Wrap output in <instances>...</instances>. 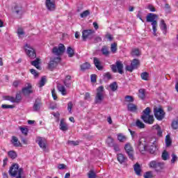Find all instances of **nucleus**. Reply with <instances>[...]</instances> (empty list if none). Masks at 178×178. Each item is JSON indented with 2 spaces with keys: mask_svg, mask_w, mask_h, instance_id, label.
I'll return each mask as SVG.
<instances>
[{
  "mask_svg": "<svg viewBox=\"0 0 178 178\" xmlns=\"http://www.w3.org/2000/svg\"><path fill=\"white\" fill-rule=\"evenodd\" d=\"M138 149L144 154L145 151H148L149 154H155L156 151V138H149L147 140L145 138H140L138 141Z\"/></svg>",
  "mask_w": 178,
  "mask_h": 178,
  "instance_id": "nucleus-1",
  "label": "nucleus"
},
{
  "mask_svg": "<svg viewBox=\"0 0 178 178\" xmlns=\"http://www.w3.org/2000/svg\"><path fill=\"white\" fill-rule=\"evenodd\" d=\"M65 45L63 44H59L58 47H54L52 49V54L54 55H56L58 57H54L50 58V61L48 63V69L49 70H54L55 67L60 63V60H62V58H60V55H63V53L65 52Z\"/></svg>",
  "mask_w": 178,
  "mask_h": 178,
  "instance_id": "nucleus-2",
  "label": "nucleus"
},
{
  "mask_svg": "<svg viewBox=\"0 0 178 178\" xmlns=\"http://www.w3.org/2000/svg\"><path fill=\"white\" fill-rule=\"evenodd\" d=\"M8 172L11 177L24 178V177H22L24 170L22 168H19V164L17 163L13 164L10 168Z\"/></svg>",
  "mask_w": 178,
  "mask_h": 178,
  "instance_id": "nucleus-3",
  "label": "nucleus"
},
{
  "mask_svg": "<svg viewBox=\"0 0 178 178\" xmlns=\"http://www.w3.org/2000/svg\"><path fill=\"white\" fill-rule=\"evenodd\" d=\"M158 19V15L154 13H149L146 17V21L148 23H152L153 34L156 35V27H158V22L155 19Z\"/></svg>",
  "mask_w": 178,
  "mask_h": 178,
  "instance_id": "nucleus-4",
  "label": "nucleus"
},
{
  "mask_svg": "<svg viewBox=\"0 0 178 178\" xmlns=\"http://www.w3.org/2000/svg\"><path fill=\"white\" fill-rule=\"evenodd\" d=\"M141 119L147 124H154L155 120L154 119V115H151V108L149 107H147L143 111V115H141Z\"/></svg>",
  "mask_w": 178,
  "mask_h": 178,
  "instance_id": "nucleus-5",
  "label": "nucleus"
},
{
  "mask_svg": "<svg viewBox=\"0 0 178 178\" xmlns=\"http://www.w3.org/2000/svg\"><path fill=\"white\" fill-rule=\"evenodd\" d=\"M149 168L154 169L156 173H161V172L165 169V163L153 160L149 163Z\"/></svg>",
  "mask_w": 178,
  "mask_h": 178,
  "instance_id": "nucleus-6",
  "label": "nucleus"
},
{
  "mask_svg": "<svg viewBox=\"0 0 178 178\" xmlns=\"http://www.w3.org/2000/svg\"><path fill=\"white\" fill-rule=\"evenodd\" d=\"M104 86H101L97 88L95 104H102V101H104Z\"/></svg>",
  "mask_w": 178,
  "mask_h": 178,
  "instance_id": "nucleus-7",
  "label": "nucleus"
},
{
  "mask_svg": "<svg viewBox=\"0 0 178 178\" xmlns=\"http://www.w3.org/2000/svg\"><path fill=\"white\" fill-rule=\"evenodd\" d=\"M111 69L113 73H120V74H123V63L122 61H116L115 65H111Z\"/></svg>",
  "mask_w": 178,
  "mask_h": 178,
  "instance_id": "nucleus-8",
  "label": "nucleus"
},
{
  "mask_svg": "<svg viewBox=\"0 0 178 178\" xmlns=\"http://www.w3.org/2000/svg\"><path fill=\"white\" fill-rule=\"evenodd\" d=\"M25 52L26 55L30 58L31 59H35V58H37V54L35 53V50L33 49L30 44H26L25 45Z\"/></svg>",
  "mask_w": 178,
  "mask_h": 178,
  "instance_id": "nucleus-9",
  "label": "nucleus"
},
{
  "mask_svg": "<svg viewBox=\"0 0 178 178\" xmlns=\"http://www.w3.org/2000/svg\"><path fill=\"white\" fill-rule=\"evenodd\" d=\"M140 66V60L134 58L131 63V65H127L125 69L127 72H133L135 69H137Z\"/></svg>",
  "mask_w": 178,
  "mask_h": 178,
  "instance_id": "nucleus-10",
  "label": "nucleus"
},
{
  "mask_svg": "<svg viewBox=\"0 0 178 178\" xmlns=\"http://www.w3.org/2000/svg\"><path fill=\"white\" fill-rule=\"evenodd\" d=\"M154 113L157 120H162L165 118V112L162 108L156 107L154 108Z\"/></svg>",
  "mask_w": 178,
  "mask_h": 178,
  "instance_id": "nucleus-11",
  "label": "nucleus"
},
{
  "mask_svg": "<svg viewBox=\"0 0 178 178\" xmlns=\"http://www.w3.org/2000/svg\"><path fill=\"white\" fill-rule=\"evenodd\" d=\"M124 149L127 152V154L129 156V159H131V161L134 160V149H133V147L131 146V144L130 143H128L124 146Z\"/></svg>",
  "mask_w": 178,
  "mask_h": 178,
  "instance_id": "nucleus-12",
  "label": "nucleus"
},
{
  "mask_svg": "<svg viewBox=\"0 0 178 178\" xmlns=\"http://www.w3.org/2000/svg\"><path fill=\"white\" fill-rule=\"evenodd\" d=\"M5 99H6V101H10V102H13V104H19L20 101H22V95H20V93H17L15 97L6 96Z\"/></svg>",
  "mask_w": 178,
  "mask_h": 178,
  "instance_id": "nucleus-13",
  "label": "nucleus"
},
{
  "mask_svg": "<svg viewBox=\"0 0 178 178\" xmlns=\"http://www.w3.org/2000/svg\"><path fill=\"white\" fill-rule=\"evenodd\" d=\"M95 33V31L92 29H88V30H84L82 32V38L83 41H86L87 38H90L92 34Z\"/></svg>",
  "mask_w": 178,
  "mask_h": 178,
  "instance_id": "nucleus-14",
  "label": "nucleus"
},
{
  "mask_svg": "<svg viewBox=\"0 0 178 178\" xmlns=\"http://www.w3.org/2000/svg\"><path fill=\"white\" fill-rule=\"evenodd\" d=\"M93 63L95 67L97 69V70H104V66H102V64L101 63V60H99V58L97 57L93 58Z\"/></svg>",
  "mask_w": 178,
  "mask_h": 178,
  "instance_id": "nucleus-15",
  "label": "nucleus"
},
{
  "mask_svg": "<svg viewBox=\"0 0 178 178\" xmlns=\"http://www.w3.org/2000/svg\"><path fill=\"white\" fill-rule=\"evenodd\" d=\"M46 8L48 10H55L56 5L54 1H51V0H46L45 1Z\"/></svg>",
  "mask_w": 178,
  "mask_h": 178,
  "instance_id": "nucleus-16",
  "label": "nucleus"
},
{
  "mask_svg": "<svg viewBox=\"0 0 178 178\" xmlns=\"http://www.w3.org/2000/svg\"><path fill=\"white\" fill-rule=\"evenodd\" d=\"M117 160L121 165H123V163H126L128 161L127 156H124L123 154L121 153L117 154Z\"/></svg>",
  "mask_w": 178,
  "mask_h": 178,
  "instance_id": "nucleus-17",
  "label": "nucleus"
},
{
  "mask_svg": "<svg viewBox=\"0 0 178 178\" xmlns=\"http://www.w3.org/2000/svg\"><path fill=\"white\" fill-rule=\"evenodd\" d=\"M63 84L67 88H70V87H72V76L65 75V78L63 80Z\"/></svg>",
  "mask_w": 178,
  "mask_h": 178,
  "instance_id": "nucleus-18",
  "label": "nucleus"
},
{
  "mask_svg": "<svg viewBox=\"0 0 178 178\" xmlns=\"http://www.w3.org/2000/svg\"><path fill=\"white\" fill-rule=\"evenodd\" d=\"M33 86L30 83H28V86L23 88L22 93L24 94V95H29V94H33V90H31Z\"/></svg>",
  "mask_w": 178,
  "mask_h": 178,
  "instance_id": "nucleus-19",
  "label": "nucleus"
},
{
  "mask_svg": "<svg viewBox=\"0 0 178 178\" xmlns=\"http://www.w3.org/2000/svg\"><path fill=\"white\" fill-rule=\"evenodd\" d=\"M60 130L62 131H67L69 130V127H67V124L63 119H61L60 122Z\"/></svg>",
  "mask_w": 178,
  "mask_h": 178,
  "instance_id": "nucleus-20",
  "label": "nucleus"
},
{
  "mask_svg": "<svg viewBox=\"0 0 178 178\" xmlns=\"http://www.w3.org/2000/svg\"><path fill=\"white\" fill-rule=\"evenodd\" d=\"M40 63H41V59H40L39 58H37L33 61L31 62V65H32V66H34L38 70H41V66H40Z\"/></svg>",
  "mask_w": 178,
  "mask_h": 178,
  "instance_id": "nucleus-21",
  "label": "nucleus"
},
{
  "mask_svg": "<svg viewBox=\"0 0 178 178\" xmlns=\"http://www.w3.org/2000/svg\"><path fill=\"white\" fill-rule=\"evenodd\" d=\"M11 143L14 147H22V143L20 141H19V139L16 136L12 137Z\"/></svg>",
  "mask_w": 178,
  "mask_h": 178,
  "instance_id": "nucleus-22",
  "label": "nucleus"
},
{
  "mask_svg": "<svg viewBox=\"0 0 178 178\" xmlns=\"http://www.w3.org/2000/svg\"><path fill=\"white\" fill-rule=\"evenodd\" d=\"M102 55H104L106 57H108L111 54V51H109V48H108V46H103L101 49Z\"/></svg>",
  "mask_w": 178,
  "mask_h": 178,
  "instance_id": "nucleus-23",
  "label": "nucleus"
},
{
  "mask_svg": "<svg viewBox=\"0 0 178 178\" xmlns=\"http://www.w3.org/2000/svg\"><path fill=\"white\" fill-rule=\"evenodd\" d=\"M81 72H86V70H88L91 67V64L88 62H86L80 65Z\"/></svg>",
  "mask_w": 178,
  "mask_h": 178,
  "instance_id": "nucleus-24",
  "label": "nucleus"
},
{
  "mask_svg": "<svg viewBox=\"0 0 178 178\" xmlns=\"http://www.w3.org/2000/svg\"><path fill=\"white\" fill-rule=\"evenodd\" d=\"M127 109L129 112H137V109H138V108L137 107V105L129 103L127 105Z\"/></svg>",
  "mask_w": 178,
  "mask_h": 178,
  "instance_id": "nucleus-25",
  "label": "nucleus"
},
{
  "mask_svg": "<svg viewBox=\"0 0 178 178\" xmlns=\"http://www.w3.org/2000/svg\"><path fill=\"white\" fill-rule=\"evenodd\" d=\"M38 143L39 147H40L42 149H47V143H45V140H43L42 138H38Z\"/></svg>",
  "mask_w": 178,
  "mask_h": 178,
  "instance_id": "nucleus-26",
  "label": "nucleus"
},
{
  "mask_svg": "<svg viewBox=\"0 0 178 178\" xmlns=\"http://www.w3.org/2000/svg\"><path fill=\"white\" fill-rule=\"evenodd\" d=\"M134 169L137 176H141V166L138 163L134 165Z\"/></svg>",
  "mask_w": 178,
  "mask_h": 178,
  "instance_id": "nucleus-27",
  "label": "nucleus"
},
{
  "mask_svg": "<svg viewBox=\"0 0 178 178\" xmlns=\"http://www.w3.org/2000/svg\"><path fill=\"white\" fill-rule=\"evenodd\" d=\"M153 130H156V134L159 137H162V129H161V127L158 124L154 125L152 127Z\"/></svg>",
  "mask_w": 178,
  "mask_h": 178,
  "instance_id": "nucleus-28",
  "label": "nucleus"
},
{
  "mask_svg": "<svg viewBox=\"0 0 178 178\" xmlns=\"http://www.w3.org/2000/svg\"><path fill=\"white\" fill-rule=\"evenodd\" d=\"M41 101L40 99H36L33 104V111L37 112V111H40V108H41Z\"/></svg>",
  "mask_w": 178,
  "mask_h": 178,
  "instance_id": "nucleus-29",
  "label": "nucleus"
},
{
  "mask_svg": "<svg viewBox=\"0 0 178 178\" xmlns=\"http://www.w3.org/2000/svg\"><path fill=\"white\" fill-rule=\"evenodd\" d=\"M138 97L140 98V99H145V89H139Z\"/></svg>",
  "mask_w": 178,
  "mask_h": 178,
  "instance_id": "nucleus-30",
  "label": "nucleus"
},
{
  "mask_svg": "<svg viewBox=\"0 0 178 178\" xmlns=\"http://www.w3.org/2000/svg\"><path fill=\"white\" fill-rule=\"evenodd\" d=\"M118 140L120 141V143H124L126 140H127V137L124 136L123 134L120 133L117 135Z\"/></svg>",
  "mask_w": 178,
  "mask_h": 178,
  "instance_id": "nucleus-31",
  "label": "nucleus"
},
{
  "mask_svg": "<svg viewBox=\"0 0 178 178\" xmlns=\"http://www.w3.org/2000/svg\"><path fill=\"white\" fill-rule=\"evenodd\" d=\"M22 10H23V7L22 6L16 4L14 6L13 12L16 13L17 15H19V13H22Z\"/></svg>",
  "mask_w": 178,
  "mask_h": 178,
  "instance_id": "nucleus-32",
  "label": "nucleus"
},
{
  "mask_svg": "<svg viewBox=\"0 0 178 178\" xmlns=\"http://www.w3.org/2000/svg\"><path fill=\"white\" fill-rule=\"evenodd\" d=\"M67 54L69 58H73L74 56V50L72 47H68L67 49Z\"/></svg>",
  "mask_w": 178,
  "mask_h": 178,
  "instance_id": "nucleus-33",
  "label": "nucleus"
},
{
  "mask_svg": "<svg viewBox=\"0 0 178 178\" xmlns=\"http://www.w3.org/2000/svg\"><path fill=\"white\" fill-rule=\"evenodd\" d=\"M57 88L58 91L61 92L62 95H66V88H65L63 85H58Z\"/></svg>",
  "mask_w": 178,
  "mask_h": 178,
  "instance_id": "nucleus-34",
  "label": "nucleus"
},
{
  "mask_svg": "<svg viewBox=\"0 0 178 178\" xmlns=\"http://www.w3.org/2000/svg\"><path fill=\"white\" fill-rule=\"evenodd\" d=\"M136 126L138 129H145V124L143 122H140V120H136Z\"/></svg>",
  "mask_w": 178,
  "mask_h": 178,
  "instance_id": "nucleus-35",
  "label": "nucleus"
},
{
  "mask_svg": "<svg viewBox=\"0 0 178 178\" xmlns=\"http://www.w3.org/2000/svg\"><path fill=\"white\" fill-rule=\"evenodd\" d=\"M172 145V138L170 135H167L165 136V147H170Z\"/></svg>",
  "mask_w": 178,
  "mask_h": 178,
  "instance_id": "nucleus-36",
  "label": "nucleus"
},
{
  "mask_svg": "<svg viewBox=\"0 0 178 178\" xmlns=\"http://www.w3.org/2000/svg\"><path fill=\"white\" fill-rule=\"evenodd\" d=\"M45 83H47V77L45 76H42L40 82H39V87L41 88L45 86Z\"/></svg>",
  "mask_w": 178,
  "mask_h": 178,
  "instance_id": "nucleus-37",
  "label": "nucleus"
},
{
  "mask_svg": "<svg viewBox=\"0 0 178 178\" xmlns=\"http://www.w3.org/2000/svg\"><path fill=\"white\" fill-rule=\"evenodd\" d=\"M140 77L142 80H145V81H148V77H149V74H148V72H142L140 74Z\"/></svg>",
  "mask_w": 178,
  "mask_h": 178,
  "instance_id": "nucleus-38",
  "label": "nucleus"
},
{
  "mask_svg": "<svg viewBox=\"0 0 178 178\" xmlns=\"http://www.w3.org/2000/svg\"><path fill=\"white\" fill-rule=\"evenodd\" d=\"M8 156H10L11 159H16V158H17V153L13 150L10 151L8 152Z\"/></svg>",
  "mask_w": 178,
  "mask_h": 178,
  "instance_id": "nucleus-39",
  "label": "nucleus"
},
{
  "mask_svg": "<svg viewBox=\"0 0 178 178\" xmlns=\"http://www.w3.org/2000/svg\"><path fill=\"white\" fill-rule=\"evenodd\" d=\"M111 51L113 54H116V52L118 51V44L117 43L114 42V43L111 44Z\"/></svg>",
  "mask_w": 178,
  "mask_h": 178,
  "instance_id": "nucleus-40",
  "label": "nucleus"
},
{
  "mask_svg": "<svg viewBox=\"0 0 178 178\" xmlns=\"http://www.w3.org/2000/svg\"><path fill=\"white\" fill-rule=\"evenodd\" d=\"M171 127L173 130H177L178 129V119L174 120L171 124Z\"/></svg>",
  "mask_w": 178,
  "mask_h": 178,
  "instance_id": "nucleus-41",
  "label": "nucleus"
},
{
  "mask_svg": "<svg viewBox=\"0 0 178 178\" xmlns=\"http://www.w3.org/2000/svg\"><path fill=\"white\" fill-rule=\"evenodd\" d=\"M131 56H140V50L138 49H134L131 52Z\"/></svg>",
  "mask_w": 178,
  "mask_h": 178,
  "instance_id": "nucleus-42",
  "label": "nucleus"
},
{
  "mask_svg": "<svg viewBox=\"0 0 178 178\" xmlns=\"http://www.w3.org/2000/svg\"><path fill=\"white\" fill-rule=\"evenodd\" d=\"M161 158L163 161H168V158H169V153H168L166 150H164L161 154Z\"/></svg>",
  "mask_w": 178,
  "mask_h": 178,
  "instance_id": "nucleus-43",
  "label": "nucleus"
},
{
  "mask_svg": "<svg viewBox=\"0 0 178 178\" xmlns=\"http://www.w3.org/2000/svg\"><path fill=\"white\" fill-rule=\"evenodd\" d=\"M118 83L116 82H113L110 84V88L111 91H116V90H118Z\"/></svg>",
  "mask_w": 178,
  "mask_h": 178,
  "instance_id": "nucleus-44",
  "label": "nucleus"
},
{
  "mask_svg": "<svg viewBox=\"0 0 178 178\" xmlns=\"http://www.w3.org/2000/svg\"><path fill=\"white\" fill-rule=\"evenodd\" d=\"M161 29L163 31H166L168 30V26H166V23H165V20L161 19Z\"/></svg>",
  "mask_w": 178,
  "mask_h": 178,
  "instance_id": "nucleus-45",
  "label": "nucleus"
},
{
  "mask_svg": "<svg viewBox=\"0 0 178 178\" xmlns=\"http://www.w3.org/2000/svg\"><path fill=\"white\" fill-rule=\"evenodd\" d=\"M88 178H97V174H95V172L94 170H90L89 172L88 173Z\"/></svg>",
  "mask_w": 178,
  "mask_h": 178,
  "instance_id": "nucleus-46",
  "label": "nucleus"
},
{
  "mask_svg": "<svg viewBox=\"0 0 178 178\" xmlns=\"http://www.w3.org/2000/svg\"><path fill=\"white\" fill-rule=\"evenodd\" d=\"M144 178H154V175H152V171L146 172L144 175Z\"/></svg>",
  "mask_w": 178,
  "mask_h": 178,
  "instance_id": "nucleus-47",
  "label": "nucleus"
},
{
  "mask_svg": "<svg viewBox=\"0 0 178 178\" xmlns=\"http://www.w3.org/2000/svg\"><path fill=\"white\" fill-rule=\"evenodd\" d=\"M106 143L109 147H111V145H113V138L111 136H108L107 140H106Z\"/></svg>",
  "mask_w": 178,
  "mask_h": 178,
  "instance_id": "nucleus-48",
  "label": "nucleus"
},
{
  "mask_svg": "<svg viewBox=\"0 0 178 178\" xmlns=\"http://www.w3.org/2000/svg\"><path fill=\"white\" fill-rule=\"evenodd\" d=\"M125 101L126 102H134V98L133 96L127 95L125 96Z\"/></svg>",
  "mask_w": 178,
  "mask_h": 178,
  "instance_id": "nucleus-49",
  "label": "nucleus"
},
{
  "mask_svg": "<svg viewBox=\"0 0 178 178\" xmlns=\"http://www.w3.org/2000/svg\"><path fill=\"white\" fill-rule=\"evenodd\" d=\"M1 108L3 109H13V108H15V106L9 104H2Z\"/></svg>",
  "mask_w": 178,
  "mask_h": 178,
  "instance_id": "nucleus-50",
  "label": "nucleus"
},
{
  "mask_svg": "<svg viewBox=\"0 0 178 178\" xmlns=\"http://www.w3.org/2000/svg\"><path fill=\"white\" fill-rule=\"evenodd\" d=\"M90 15V11L89 10H86L83 11L82 13L80 14L81 17L84 18L87 17V16H89Z\"/></svg>",
  "mask_w": 178,
  "mask_h": 178,
  "instance_id": "nucleus-51",
  "label": "nucleus"
},
{
  "mask_svg": "<svg viewBox=\"0 0 178 178\" xmlns=\"http://www.w3.org/2000/svg\"><path fill=\"white\" fill-rule=\"evenodd\" d=\"M17 34H18L19 37H20V35H24V31L23 30V28H18L17 30Z\"/></svg>",
  "mask_w": 178,
  "mask_h": 178,
  "instance_id": "nucleus-52",
  "label": "nucleus"
},
{
  "mask_svg": "<svg viewBox=\"0 0 178 178\" xmlns=\"http://www.w3.org/2000/svg\"><path fill=\"white\" fill-rule=\"evenodd\" d=\"M20 131H22V134L27 136L29 134V129L24 127H19Z\"/></svg>",
  "mask_w": 178,
  "mask_h": 178,
  "instance_id": "nucleus-53",
  "label": "nucleus"
},
{
  "mask_svg": "<svg viewBox=\"0 0 178 178\" xmlns=\"http://www.w3.org/2000/svg\"><path fill=\"white\" fill-rule=\"evenodd\" d=\"M72 109H73V102H69L67 104V111L72 113Z\"/></svg>",
  "mask_w": 178,
  "mask_h": 178,
  "instance_id": "nucleus-54",
  "label": "nucleus"
},
{
  "mask_svg": "<svg viewBox=\"0 0 178 178\" xmlns=\"http://www.w3.org/2000/svg\"><path fill=\"white\" fill-rule=\"evenodd\" d=\"M102 41V38L100 36H96L94 39L95 44H97L98 42H101Z\"/></svg>",
  "mask_w": 178,
  "mask_h": 178,
  "instance_id": "nucleus-55",
  "label": "nucleus"
},
{
  "mask_svg": "<svg viewBox=\"0 0 178 178\" xmlns=\"http://www.w3.org/2000/svg\"><path fill=\"white\" fill-rule=\"evenodd\" d=\"M51 95L54 101H56V99H58V96L56 95V92H55V89H53L51 90Z\"/></svg>",
  "mask_w": 178,
  "mask_h": 178,
  "instance_id": "nucleus-56",
  "label": "nucleus"
},
{
  "mask_svg": "<svg viewBox=\"0 0 178 178\" xmlns=\"http://www.w3.org/2000/svg\"><path fill=\"white\" fill-rule=\"evenodd\" d=\"M68 144L76 147V145H79V141L70 140V141H68Z\"/></svg>",
  "mask_w": 178,
  "mask_h": 178,
  "instance_id": "nucleus-57",
  "label": "nucleus"
},
{
  "mask_svg": "<svg viewBox=\"0 0 178 178\" xmlns=\"http://www.w3.org/2000/svg\"><path fill=\"white\" fill-rule=\"evenodd\" d=\"M104 77H106L107 80H111L112 74H111V72H108L106 74H104Z\"/></svg>",
  "mask_w": 178,
  "mask_h": 178,
  "instance_id": "nucleus-58",
  "label": "nucleus"
},
{
  "mask_svg": "<svg viewBox=\"0 0 178 178\" xmlns=\"http://www.w3.org/2000/svg\"><path fill=\"white\" fill-rule=\"evenodd\" d=\"M90 80L92 83H97V75L92 74L90 76Z\"/></svg>",
  "mask_w": 178,
  "mask_h": 178,
  "instance_id": "nucleus-59",
  "label": "nucleus"
},
{
  "mask_svg": "<svg viewBox=\"0 0 178 178\" xmlns=\"http://www.w3.org/2000/svg\"><path fill=\"white\" fill-rule=\"evenodd\" d=\"M177 161V156L176 154H172V159H171V163H175Z\"/></svg>",
  "mask_w": 178,
  "mask_h": 178,
  "instance_id": "nucleus-60",
  "label": "nucleus"
},
{
  "mask_svg": "<svg viewBox=\"0 0 178 178\" xmlns=\"http://www.w3.org/2000/svg\"><path fill=\"white\" fill-rule=\"evenodd\" d=\"M147 9H149V10L150 12H156V9L155 8V7H154V6L152 5H149L147 6Z\"/></svg>",
  "mask_w": 178,
  "mask_h": 178,
  "instance_id": "nucleus-61",
  "label": "nucleus"
},
{
  "mask_svg": "<svg viewBox=\"0 0 178 178\" xmlns=\"http://www.w3.org/2000/svg\"><path fill=\"white\" fill-rule=\"evenodd\" d=\"M30 72L31 73V74H33V76H35V77H38V72H37V71L34 69H31Z\"/></svg>",
  "mask_w": 178,
  "mask_h": 178,
  "instance_id": "nucleus-62",
  "label": "nucleus"
},
{
  "mask_svg": "<svg viewBox=\"0 0 178 178\" xmlns=\"http://www.w3.org/2000/svg\"><path fill=\"white\" fill-rule=\"evenodd\" d=\"M106 38H107L108 41H112V40H113V36H112L111 33H107L106 34Z\"/></svg>",
  "mask_w": 178,
  "mask_h": 178,
  "instance_id": "nucleus-63",
  "label": "nucleus"
},
{
  "mask_svg": "<svg viewBox=\"0 0 178 178\" xmlns=\"http://www.w3.org/2000/svg\"><path fill=\"white\" fill-rule=\"evenodd\" d=\"M19 84H20V81H15L13 83V86L17 88V87H19Z\"/></svg>",
  "mask_w": 178,
  "mask_h": 178,
  "instance_id": "nucleus-64",
  "label": "nucleus"
}]
</instances>
